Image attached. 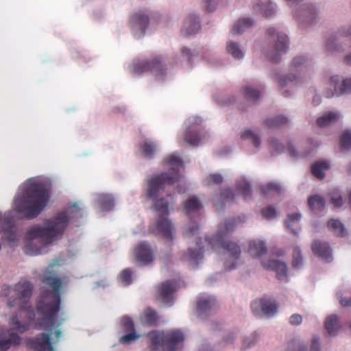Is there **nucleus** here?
<instances>
[{"instance_id":"72a5a7b5","label":"nucleus","mask_w":351,"mask_h":351,"mask_svg":"<svg viewBox=\"0 0 351 351\" xmlns=\"http://www.w3.org/2000/svg\"><path fill=\"white\" fill-rule=\"evenodd\" d=\"M289 121L288 119L283 116H277L274 118L267 119L265 121V124L269 128H280Z\"/></svg>"},{"instance_id":"20e7f679","label":"nucleus","mask_w":351,"mask_h":351,"mask_svg":"<svg viewBox=\"0 0 351 351\" xmlns=\"http://www.w3.org/2000/svg\"><path fill=\"white\" fill-rule=\"evenodd\" d=\"M34 291L33 284L25 278H21L13 287L3 285L0 295L7 298L8 306L18 307L21 311L33 313L30 299Z\"/></svg>"},{"instance_id":"f03ea898","label":"nucleus","mask_w":351,"mask_h":351,"mask_svg":"<svg viewBox=\"0 0 351 351\" xmlns=\"http://www.w3.org/2000/svg\"><path fill=\"white\" fill-rule=\"evenodd\" d=\"M50 193L46 185L35 178L23 182L14 199V210L23 218L37 217L47 206Z\"/></svg>"},{"instance_id":"a878e982","label":"nucleus","mask_w":351,"mask_h":351,"mask_svg":"<svg viewBox=\"0 0 351 351\" xmlns=\"http://www.w3.org/2000/svg\"><path fill=\"white\" fill-rule=\"evenodd\" d=\"M329 167V164L326 161L317 162L312 165L311 173L317 178L322 180L325 177L324 171Z\"/></svg>"},{"instance_id":"39448f33","label":"nucleus","mask_w":351,"mask_h":351,"mask_svg":"<svg viewBox=\"0 0 351 351\" xmlns=\"http://www.w3.org/2000/svg\"><path fill=\"white\" fill-rule=\"evenodd\" d=\"M234 226V219L226 220L220 225L218 232L212 239H206L212 247L221 246L228 252L230 258L226 261L225 264L229 270L236 268V261L239 259L241 256L239 246L234 242L226 240L228 232L233 230Z\"/></svg>"},{"instance_id":"6e6d98bb","label":"nucleus","mask_w":351,"mask_h":351,"mask_svg":"<svg viewBox=\"0 0 351 351\" xmlns=\"http://www.w3.org/2000/svg\"><path fill=\"white\" fill-rule=\"evenodd\" d=\"M207 12H213L215 10L217 0H202Z\"/></svg>"},{"instance_id":"79ce46f5","label":"nucleus","mask_w":351,"mask_h":351,"mask_svg":"<svg viewBox=\"0 0 351 351\" xmlns=\"http://www.w3.org/2000/svg\"><path fill=\"white\" fill-rule=\"evenodd\" d=\"M243 95L245 97L250 100H256L261 97V92L252 87L246 86L243 88Z\"/></svg>"},{"instance_id":"9d476101","label":"nucleus","mask_w":351,"mask_h":351,"mask_svg":"<svg viewBox=\"0 0 351 351\" xmlns=\"http://www.w3.org/2000/svg\"><path fill=\"white\" fill-rule=\"evenodd\" d=\"M176 291V282L167 280L158 286L156 293V298L160 302L170 306L173 303V293Z\"/></svg>"},{"instance_id":"e2e57ef3","label":"nucleus","mask_w":351,"mask_h":351,"mask_svg":"<svg viewBox=\"0 0 351 351\" xmlns=\"http://www.w3.org/2000/svg\"><path fill=\"white\" fill-rule=\"evenodd\" d=\"M10 346V341H8V339H0V351H7Z\"/></svg>"},{"instance_id":"2f4dec72","label":"nucleus","mask_w":351,"mask_h":351,"mask_svg":"<svg viewBox=\"0 0 351 351\" xmlns=\"http://www.w3.org/2000/svg\"><path fill=\"white\" fill-rule=\"evenodd\" d=\"M328 227L337 236L343 237L346 234L345 228L342 223L338 219L329 220Z\"/></svg>"},{"instance_id":"aec40b11","label":"nucleus","mask_w":351,"mask_h":351,"mask_svg":"<svg viewBox=\"0 0 351 351\" xmlns=\"http://www.w3.org/2000/svg\"><path fill=\"white\" fill-rule=\"evenodd\" d=\"M202 243L201 238H197L196 244L198 250H193L189 248L188 252L184 253L183 258L185 261H189L191 264H193L195 266H197L199 261L203 258L202 247L200 245Z\"/></svg>"},{"instance_id":"2eb2a0df","label":"nucleus","mask_w":351,"mask_h":351,"mask_svg":"<svg viewBox=\"0 0 351 351\" xmlns=\"http://www.w3.org/2000/svg\"><path fill=\"white\" fill-rule=\"evenodd\" d=\"M289 49V39L286 34H277V40L275 43L274 51L268 54V58L273 62L277 63L280 56L287 52Z\"/></svg>"},{"instance_id":"5fc2aeb1","label":"nucleus","mask_w":351,"mask_h":351,"mask_svg":"<svg viewBox=\"0 0 351 351\" xmlns=\"http://www.w3.org/2000/svg\"><path fill=\"white\" fill-rule=\"evenodd\" d=\"M262 215L265 219H270L276 217V211L273 206H269L262 210Z\"/></svg>"},{"instance_id":"6ab92c4d","label":"nucleus","mask_w":351,"mask_h":351,"mask_svg":"<svg viewBox=\"0 0 351 351\" xmlns=\"http://www.w3.org/2000/svg\"><path fill=\"white\" fill-rule=\"evenodd\" d=\"M217 302L214 297L200 298L197 302V313L199 317H204L216 306Z\"/></svg>"},{"instance_id":"13d9d810","label":"nucleus","mask_w":351,"mask_h":351,"mask_svg":"<svg viewBox=\"0 0 351 351\" xmlns=\"http://www.w3.org/2000/svg\"><path fill=\"white\" fill-rule=\"evenodd\" d=\"M341 92L342 93H351V78H346L343 81Z\"/></svg>"},{"instance_id":"412c9836","label":"nucleus","mask_w":351,"mask_h":351,"mask_svg":"<svg viewBox=\"0 0 351 351\" xmlns=\"http://www.w3.org/2000/svg\"><path fill=\"white\" fill-rule=\"evenodd\" d=\"M313 254L319 257H321L326 261L331 258L332 252L328 243L322 242L320 241H315L311 246Z\"/></svg>"},{"instance_id":"4be33fe9","label":"nucleus","mask_w":351,"mask_h":351,"mask_svg":"<svg viewBox=\"0 0 351 351\" xmlns=\"http://www.w3.org/2000/svg\"><path fill=\"white\" fill-rule=\"evenodd\" d=\"M200 29V23L198 18L189 15L184 21L182 33L186 36L195 34Z\"/></svg>"},{"instance_id":"f257e3e1","label":"nucleus","mask_w":351,"mask_h":351,"mask_svg":"<svg viewBox=\"0 0 351 351\" xmlns=\"http://www.w3.org/2000/svg\"><path fill=\"white\" fill-rule=\"evenodd\" d=\"M42 281L53 290L44 291L37 302L36 311L39 318L36 325L38 329L48 331V333L38 335L32 343L36 351H55L51 345V336L53 333V328H56L54 335L56 341L59 340L62 334L60 330L58 329L61 322H58L57 319L60 310L62 280L49 274L43 276Z\"/></svg>"},{"instance_id":"cd10ccee","label":"nucleus","mask_w":351,"mask_h":351,"mask_svg":"<svg viewBox=\"0 0 351 351\" xmlns=\"http://www.w3.org/2000/svg\"><path fill=\"white\" fill-rule=\"evenodd\" d=\"M253 25V21L249 18L242 19L234 25L231 30L233 35H238L241 34L245 29L249 28Z\"/></svg>"},{"instance_id":"a18cd8bd","label":"nucleus","mask_w":351,"mask_h":351,"mask_svg":"<svg viewBox=\"0 0 351 351\" xmlns=\"http://www.w3.org/2000/svg\"><path fill=\"white\" fill-rule=\"evenodd\" d=\"M121 325L125 332L135 330L133 320L128 316H123L121 319Z\"/></svg>"},{"instance_id":"a211bd4d","label":"nucleus","mask_w":351,"mask_h":351,"mask_svg":"<svg viewBox=\"0 0 351 351\" xmlns=\"http://www.w3.org/2000/svg\"><path fill=\"white\" fill-rule=\"evenodd\" d=\"M262 265L266 269L276 271L279 280H282L287 276V267L285 263L277 260H270L267 262L263 261Z\"/></svg>"},{"instance_id":"7ed1b4c3","label":"nucleus","mask_w":351,"mask_h":351,"mask_svg":"<svg viewBox=\"0 0 351 351\" xmlns=\"http://www.w3.org/2000/svg\"><path fill=\"white\" fill-rule=\"evenodd\" d=\"M80 217H82L81 208L75 203L53 218L44 221L43 226L37 225L31 228L27 231V237L32 241L37 239L43 245L49 244L62 235L69 221Z\"/></svg>"},{"instance_id":"9b49d317","label":"nucleus","mask_w":351,"mask_h":351,"mask_svg":"<svg viewBox=\"0 0 351 351\" xmlns=\"http://www.w3.org/2000/svg\"><path fill=\"white\" fill-rule=\"evenodd\" d=\"M1 232L4 234L2 239L8 243L14 242L17 239L14 219L10 213L5 214L3 216L0 214Z\"/></svg>"},{"instance_id":"4468645a","label":"nucleus","mask_w":351,"mask_h":351,"mask_svg":"<svg viewBox=\"0 0 351 351\" xmlns=\"http://www.w3.org/2000/svg\"><path fill=\"white\" fill-rule=\"evenodd\" d=\"M10 324L11 326V328L8 331L9 339L8 341H10V346H19L21 343V338L17 333H15L14 331L19 333H23L29 328V324L26 323H21L19 321L16 315L12 316Z\"/></svg>"},{"instance_id":"6e6552de","label":"nucleus","mask_w":351,"mask_h":351,"mask_svg":"<svg viewBox=\"0 0 351 351\" xmlns=\"http://www.w3.org/2000/svg\"><path fill=\"white\" fill-rule=\"evenodd\" d=\"M150 339V351H175L184 341V335L180 330L165 332L152 331L148 333Z\"/></svg>"},{"instance_id":"37998d69","label":"nucleus","mask_w":351,"mask_h":351,"mask_svg":"<svg viewBox=\"0 0 351 351\" xmlns=\"http://www.w3.org/2000/svg\"><path fill=\"white\" fill-rule=\"evenodd\" d=\"M301 218V215L299 213H293V214H291V215H288V217H287V219L285 221V226L287 229H289L291 232L293 234H297L298 232L296 230H295L292 226H291V223H293V222H298L300 221Z\"/></svg>"},{"instance_id":"423d86ee","label":"nucleus","mask_w":351,"mask_h":351,"mask_svg":"<svg viewBox=\"0 0 351 351\" xmlns=\"http://www.w3.org/2000/svg\"><path fill=\"white\" fill-rule=\"evenodd\" d=\"M174 202L173 197L169 195L167 199L160 198L154 204V208L160 214L155 222L149 226V230L155 235H161L165 239L171 241L174 238L175 228L168 218V207Z\"/></svg>"},{"instance_id":"49530a36","label":"nucleus","mask_w":351,"mask_h":351,"mask_svg":"<svg viewBox=\"0 0 351 351\" xmlns=\"http://www.w3.org/2000/svg\"><path fill=\"white\" fill-rule=\"evenodd\" d=\"M302 256L299 247H295L293 252V267L299 268L302 265Z\"/></svg>"},{"instance_id":"09e8293b","label":"nucleus","mask_w":351,"mask_h":351,"mask_svg":"<svg viewBox=\"0 0 351 351\" xmlns=\"http://www.w3.org/2000/svg\"><path fill=\"white\" fill-rule=\"evenodd\" d=\"M120 280L125 285H129L132 282V272L130 269H125L121 271L119 275Z\"/></svg>"},{"instance_id":"0eeeda50","label":"nucleus","mask_w":351,"mask_h":351,"mask_svg":"<svg viewBox=\"0 0 351 351\" xmlns=\"http://www.w3.org/2000/svg\"><path fill=\"white\" fill-rule=\"evenodd\" d=\"M165 163L172 167L182 166L183 162L180 158L176 155H171L165 158ZM180 176L178 170L174 167L170 173H162L160 176L152 178L148 181V187L146 191V197L147 199L156 198L158 192L164 187L165 184H173L180 180Z\"/></svg>"},{"instance_id":"5701e85b","label":"nucleus","mask_w":351,"mask_h":351,"mask_svg":"<svg viewBox=\"0 0 351 351\" xmlns=\"http://www.w3.org/2000/svg\"><path fill=\"white\" fill-rule=\"evenodd\" d=\"M202 208V204L195 196L189 197L184 203V209L186 214L191 217L193 214L199 212Z\"/></svg>"},{"instance_id":"680f3d73","label":"nucleus","mask_w":351,"mask_h":351,"mask_svg":"<svg viewBox=\"0 0 351 351\" xmlns=\"http://www.w3.org/2000/svg\"><path fill=\"white\" fill-rule=\"evenodd\" d=\"M310 351H320V344L319 337H314L312 340Z\"/></svg>"},{"instance_id":"f3484780","label":"nucleus","mask_w":351,"mask_h":351,"mask_svg":"<svg viewBox=\"0 0 351 351\" xmlns=\"http://www.w3.org/2000/svg\"><path fill=\"white\" fill-rule=\"evenodd\" d=\"M294 17L300 23H314L316 19V10L311 5H302V8L298 10L294 14Z\"/></svg>"},{"instance_id":"3c124183","label":"nucleus","mask_w":351,"mask_h":351,"mask_svg":"<svg viewBox=\"0 0 351 351\" xmlns=\"http://www.w3.org/2000/svg\"><path fill=\"white\" fill-rule=\"evenodd\" d=\"M280 191V186L276 184L269 183L262 187V192L264 195H267L271 192L278 193Z\"/></svg>"},{"instance_id":"69168bd1","label":"nucleus","mask_w":351,"mask_h":351,"mask_svg":"<svg viewBox=\"0 0 351 351\" xmlns=\"http://www.w3.org/2000/svg\"><path fill=\"white\" fill-rule=\"evenodd\" d=\"M182 53L184 56H186L189 58V60L191 58V53L189 49H187L186 47H184L182 50Z\"/></svg>"},{"instance_id":"e433bc0d","label":"nucleus","mask_w":351,"mask_h":351,"mask_svg":"<svg viewBox=\"0 0 351 351\" xmlns=\"http://www.w3.org/2000/svg\"><path fill=\"white\" fill-rule=\"evenodd\" d=\"M140 149L145 157L151 158L156 150V145L154 143L145 141L140 145Z\"/></svg>"},{"instance_id":"8fccbe9b","label":"nucleus","mask_w":351,"mask_h":351,"mask_svg":"<svg viewBox=\"0 0 351 351\" xmlns=\"http://www.w3.org/2000/svg\"><path fill=\"white\" fill-rule=\"evenodd\" d=\"M339 302L343 306H351V290L345 291L339 296Z\"/></svg>"},{"instance_id":"864d4df0","label":"nucleus","mask_w":351,"mask_h":351,"mask_svg":"<svg viewBox=\"0 0 351 351\" xmlns=\"http://www.w3.org/2000/svg\"><path fill=\"white\" fill-rule=\"evenodd\" d=\"M223 181V177L220 174L214 173L209 175L205 180L206 184H210L213 183L220 184Z\"/></svg>"},{"instance_id":"a19ab883","label":"nucleus","mask_w":351,"mask_h":351,"mask_svg":"<svg viewBox=\"0 0 351 351\" xmlns=\"http://www.w3.org/2000/svg\"><path fill=\"white\" fill-rule=\"evenodd\" d=\"M126 332L127 334L122 336L119 339V342L122 344L131 343L137 340L140 337V335L137 334L135 330Z\"/></svg>"},{"instance_id":"b1692460","label":"nucleus","mask_w":351,"mask_h":351,"mask_svg":"<svg viewBox=\"0 0 351 351\" xmlns=\"http://www.w3.org/2000/svg\"><path fill=\"white\" fill-rule=\"evenodd\" d=\"M267 251V247L263 241H252L249 243L248 253L253 257H261L266 254Z\"/></svg>"},{"instance_id":"f704fd0d","label":"nucleus","mask_w":351,"mask_h":351,"mask_svg":"<svg viewBox=\"0 0 351 351\" xmlns=\"http://www.w3.org/2000/svg\"><path fill=\"white\" fill-rule=\"evenodd\" d=\"M236 189L237 192L240 193L245 199H247L251 197V185L247 182L243 180L238 182Z\"/></svg>"},{"instance_id":"473e14b6","label":"nucleus","mask_w":351,"mask_h":351,"mask_svg":"<svg viewBox=\"0 0 351 351\" xmlns=\"http://www.w3.org/2000/svg\"><path fill=\"white\" fill-rule=\"evenodd\" d=\"M184 140L191 145H197L201 140L200 135L197 130L189 128L184 134Z\"/></svg>"},{"instance_id":"603ef678","label":"nucleus","mask_w":351,"mask_h":351,"mask_svg":"<svg viewBox=\"0 0 351 351\" xmlns=\"http://www.w3.org/2000/svg\"><path fill=\"white\" fill-rule=\"evenodd\" d=\"M198 230H199V226L197 223H194L186 227V228L184 229V234L185 237H191L197 234Z\"/></svg>"},{"instance_id":"4d7b16f0","label":"nucleus","mask_w":351,"mask_h":351,"mask_svg":"<svg viewBox=\"0 0 351 351\" xmlns=\"http://www.w3.org/2000/svg\"><path fill=\"white\" fill-rule=\"evenodd\" d=\"M221 198L226 202H230L234 199V194L233 192L229 189H225L221 194Z\"/></svg>"},{"instance_id":"c756f323","label":"nucleus","mask_w":351,"mask_h":351,"mask_svg":"<svg viewBox=\"0 0 351 351\" xmlns=\"http://www.w3.org/2000/svg\"><path fill=\"white\" fill-rule=\"evenodd\" d=\"M338 317L335 315H330L325 321V328L330 335H335L337 332Z\"/></svg>"},{"instance_id":"052dcab7","label":"nucleus","mask_w":351,"mask_h":351,"mask_svg":"<svg viewBox=\"0 0 351 351\" xmlns=\"http://www.w3.org/2000/svg\"><path fill=\"white\" fill-rule=\"evenodd\" d=\"M330 202L335 208H339L343 204V199L341 195L332 196Z\"/></svg>"},{"instance_id":"58836bf2","label":"nucleus","mask_w":351,"mask_h":351,"mask_svg":"<svg viewBox=\"0 0 351 351\" xmlns=\"http://www.w3.org/2000/svg\"><path fill=\"white\" fill-rule=\"evenodd\" d=\"M243 140H250L255 147H258L261 144V140L257 134L250 130H245L241 135Z\"/></svg>"},{"instance_id":"de8ad7c7","label":"nucleus","mask_w":351,"mask_h":351,"mask_svg":"<svg viewBox=\"0 0 351 351\" xmlns=\"http://www.w3.org/2000/svg\"><path fill=\"white\" fill-rule=\"evenodd\" d=\"M289 83L297 84L298 83V77L293 73H290L288 75L280 77L279 80V84L282 87L288 85Z\"/></svg>"},{"instance_id":"393cba45","label":"nucleus","mask_w":351,"mask_h":351,"mask_svg":"<svg viewBox=\"0 0 351 351\" xmlns=\"http://www.w3.org/2000/svg\"><path fill=\"white\" fill-rule=\"evenodd\" d=\"M159 317L154 309L151 308H146L141 316L142 324L147 326H156Z\"/></svg>"},{"instance_id":"0e129e2a","label":"nucleus","mask_w":351,"mask_h":351,"mask_svg":"<svg viewBox=\"0 0 351 351\" xmlns=\"http://www.w3.org/2000/svg\"><path fill=\"white\" fill-rule=\"evenodd\" d=\"M40 249L38 248H36L35 250H32V248H31V244L30 243H27L25 245V252L27 254H29V255H36L40 253Z\"/></svg>"},{"instance_id":"bb28decb","label":"nucleus","mask_w":351,"mask_h":351,"mask_svg":"<svg viewBox=\"0 0 351 351\" xmlns=\"http://www.w3.org/2000/svg\"><path fill=\"white\" fill-rule=\"evenodd\" d=\"M308 204L313 211H320L325 207V201L322 196L315 195L308 197Z\"/></svg>"},{"instance_id":"338daca9","label":"nucleus","mask_w":351,"mask_h":351,"mask_svg":"<svg viewBox=\"0 0 351 351\" xmlns=\"http://www.w3.org/2000/svg\"><path fill=\"white\" fill-rule=\"evenodd\" d=\"M287 149L291 156L295 157L298 156L296 151L294 149L292 145H289Z\"/></svg>"},{"instance_id":"ea45409f","label":"nucleus","mask_w":351,"mask_h":351,"mask_svg":"<svg viewBox=\"0 0 351 351\" xmlns=\"http://www.w3.org/2000/svg\"><path fill=\"white\" fill-rule=\"evenodd\" d=\"M340 145L342 149L351 148V132L348 130L343 132L340 137Z\"/></svg>"},{"instance_id":"bf43d9fd","label":"nucleus","mask_w":351,"mask_h":351,"mask_svg":"<svg viewBox=\"0 0 351 351\" xmlns=\"http://www.w3.org/2000/svg\"><path fill=\"white\" fill-rule=\"evenodd\" d=\"M302 322V316L300 314H293L289 317V323L291 325H299Z\"/></svg>"},{"instance_id":"c85d7f7f","label":"nucleus","mask_w":351,"mask_h":351,"mask_svg":"<svg viewBox=\"0 0 351 351\" xmlns=\"http://www.w3.org/2000/svg\"><path fill=\"white\" fill-rule=\"evenodd\" d=\"M254 10L256 12H259L263 11L264 12L263 15L265 17L271 16L275 12L274 6L269 1L261 3V5H259L258 3H256L254 5Z\"/></svg>"},{"instance_id":"1a4fd4ad","label":"nucleus","mask_w":351,"mask_h":351,"mask_svg":"<svg viewBox=\"0 0 351 351\" xmlns=\"http://www.w3.org/2000/svg\"><path fill=\"white\" fill-rule=\"evenodd\" d=\"M132 70L135 74H141L149 71L158 78H160L163 77L167 69L160 58L156 56L149 61H143L134 64Z\"/></svg>"},{"instance_id":"dca6fc26","label":"nucleus","mask_w":351,"mask_h":351,"mask_svg":"<svg viewBox=\"0 0 351 351\" xmlns=\"http://www.w3.org/2000/svg\"><path fill=\"white\" fill-rule=\"evenodd\" d=\"M136 260L142 265H147L154 260L153 252L147 242L141 243L134 250Z\"/></svg>"},{"instance_id":"f8f14e48","label":"nucleus","mask_w":351,"mask_h":351,"mask_svg":"<svg viewBox=\"0 0 351 351\" xmlns=\"http://www.w3.org/2000/svg\"><path fill=\"white\" fill-rule=\"evenodd\" d=\"M251 308L255 315H258L262 313L265 315L271 317L277 312L278 305L270 299L264 298L254 301L251 304Z\"/></svg>"},{"instance_id":"c03bdc74","label":"nucleus","mask_w":351,"mask_h":351,"mask_svg":"<svg viewBox=\"0 0 351 351\" xmlns=\"http://www.w3.org/2000/svg\"><path fill=\"white\" fill-rule=\"evenodd\" d=\"M306 62L304 56H297L293 60L291 69L293 71H301Z\"/></svg>"},{"instance_id":"774afa93","label":"nucleus","mask_w":351,"mask_h":351,"mask_svg":"<svg viewBox=\"0 0 351 351\" xmlns=\"http://www.w3.org/2000/svg\"><path fill=\"white\" fill-rule=\"evenodd\" d=\"M307 350V346L304 344L298 345L297 346V350L295 351H306Z\"/></svg>"},{"instance_id":"4c0bfd02","label":"nucleus","mask_w":351,"mask_h":351,"mask_svg":"<svg viewBox=\"0 0 351 351\" xmlns=\"http://www.w3.org/2000/svg\"><path fill=\"white\" fill-rule=\"evenodd\" d=\"M100 207L103 210H110L114 206V199L108 195H102L99 199Z\"/></svg>"},{"instance_id":"7c9ffc66","label":"nucleus","mask_w":351,"mask_h":351,"mask_svg":"<svg viewBox=\"0 0 351 351\" xmlns=\"http://www.w3.org/2000/svg\"><path fill=\"white\" fill-rule=\"evenodd\" d=\"M339 119L338 114L329 112L327 114L323 115L322 117H319L317 119V123L320 127L327 126L329 124L336 122Z\"/></svg>"},{"instance_id":"ddd939ff","label":"nucleus","mask_w":351,"mask_h":351,"mask_svg":"<svg viewBox=\"0 0 351 351\" xmlns=\"http://www.w3.org/2000/svg\"><path fill=\"white\" fill-rule=\"evenodd\" d=\"M149 19L147 15L141 12L134 14L130 19V25L134 35L139 38L145 34L149 25Z\"/></svg>"},{"instance_id":"c9c22d12","label":"nucleus","mask_w":351,"mask_h":351,"mask_svg":"<svg viewBox=\"0 0 351 351\" xmlns=\"http://www.w3.org/2000/svg\"><path fill=\"white\" fill-rule=\"evenodd\" d=\"M227 51L234 58L241 59L244 56V53L241 49L237 43L229 42L227 43Z\"/></svg>"}]
</instances>
